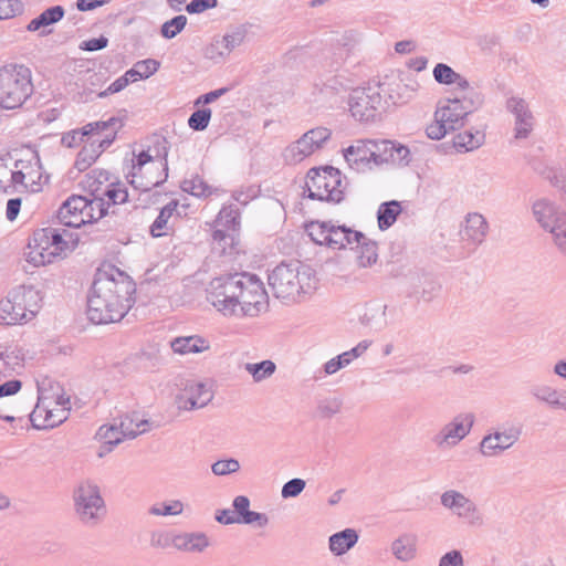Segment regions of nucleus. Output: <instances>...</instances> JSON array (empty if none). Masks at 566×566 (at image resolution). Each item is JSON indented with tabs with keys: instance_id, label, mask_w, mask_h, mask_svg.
<instances>
[{
	"instance_id": "62",
	"label": "nucleus",
	"mask_w": 566,
	"mask_h": 566,
	"mask_svg": "<svg viewBox=\"0 0 566 566\" xmlns=\"http://www.w3.org/2000/svg\"><path fill=\"white\" fill-rule=\"evenodd\" d=\"M438 566H464V560L460 551L453 549L446 553L439 560Z\"/></svg>"
},
{
	"instance_id": "9",
	"label": "nucleus",
	"mask_w": 566,
	"mask_h": 566,
	"mask_svg": "<svg viewBox=\"0 0 566 566\" xmlns=\"http://www.w3.org/2000/svg\"><path fill=\"white\" fill-rule=\"evenodd\" d=\"M306 188L312 199L338 203L344 199L346 184L337 168L326 166L308 171Z\"/></svg>"
},
{
	"instance_id": "30",
	"label": "nucleus",
	"mask_w": 566,
	"mask_h": 566,
	"mask_svg": "<svg viewBox=\"0 0 566 566\" xmlns=\"http://www.w3.org/2000/svg\"><path fill=\"white\" fill-rule=\"evenodd\" d=\"M359 539V535L354 528H345L334 533L328 538V548L334 556H342L349 552Z\"/></svg>"
},
{
	"instance_id": "41",
	"label": "nucleus",
	"mask_w": 566,
	"mask_h": 566,
	"mask_svg": "<svg viewBox=\"0 0 566 566\" xmlns=\"http://www.w3.org/2000/svg\"><path fill=\"white\" fill-rule=\"evenodd\" d=\"M373 151L374 166H380L389 163V154L392 149V140L388 139H369Z\"/></svg>"
},
{
	"instance_id": "54",
	"label": "nucleus",
	"mask_w": 566,
	"mask_h": 566,
	"mask_svg": "<svg viewBox=\"0 0 566 566\" xmlns=\"http://www.w3.org/2000/svg\"><path fill=\"white\" fill-rule=\"evenodd\" d=\"M211 118V109L210 108H201L193 112L189 119L188 125L193 130H203L209 125Z\"/></svg>"
},
{
	"instance_id": "24",
	"label": "nucleus",
	"mask_w": 566,
	"mask_h": 566,
	"mask_svg": "<svg viewBox=\"0 0 566 566\" xmlns=\"http://www.w3.org/2000/svg\"><path fill=\"white\" fill-rule=\"evenodd\" d=\"M232 505L235 517L238 518V524L253 525L256 527H264L269 524L266 514L250 511V500L248 496H235Z\"/></svg>"
},
{
	"instance_id": "34",
	"label": "nucleus",
	"mask_w": 566,
	"mask_h": 566,
	"mask_svg": "<svg viewBox=\"0 0 566 566\" xmlns=\"http://www.w3.org/2000/svg\"><path fill=\"white\" fill-rule=\"evenodd\" d=\"M119 427L125 438L134 439L139 434L148 432L153 423L139 413L133 412L120 418Z\"/></svg>"
},
{
	"instance_id": "10",
	"label": "nucleus",
	"mask_w": 566,
	"mask_h": 566,
	"mask_svg": "<svg viewBox=\"0 0 566 566\" xmlns=\"http://www.w3.org/2000/svg\"><path fill=\"white\" fill-rule=\"evenodd\" d=\"M384 86L385 84H376L357 87L350 92L348 106L352 116L356 120L361 123L376 120L387 103L382 98V93H387L389 87Z\"/></svg>"
},
{
	"instance_id": "15",
	"label": "nucleus",
	"mask_w": 566,
	"mask_h": 566,
	"mask_svg": "<svg viewBox=\"0 0 566 566\" xmlns=\"http://www.w3.org/2000/svg\"><path fill=\"white\" fill-rule=\"evenodd\" d=\"M441 505L470 526L483 525V515L476 504L457 490L444 491L440 496Z\"/></svg>"
},
{
	"instance_id": "20",
	"label": "nucleus",
	"mask_w": 566,
	"mask_h": 566,
	"mask_svg": "<svg viewBox=\"0 0 566 566\" xmlns=\"http://www.w3.org/2000/svg\"><path fill=\"white\" fill-rule=\"evenodd\" d=\"M470 114L468 106L460 98L440 102L434 113V119L443 123L450 130L463 125V119Z\"/></svg>"
},
{
	"instance_id": "58",
	"label": "nucleus",
	"mask_w": 566,
	"mask_h": 566,
	"mask_svg": "<svg viewBox=\"0 0 566 566\" xmlns=\"http://www.w3.org/2000/svg\"><path fill=\"white\" fill-rule=\"evenodd\" d=\"M213 249L219 253H226L227 247L232 248L233 237L224 232L223 230L217 229L212 233Z\"/></svg>"
},
{
	"instance_id": "22",
	"label": "nucleus",
	"mask_w": 566,
	"mask_h": 566,
	"mask_svg": "<svg viewBox=\"0 0 566 566\" xmlns=\"http://www.w3.org/2000/svg\"><path fill=\"white\" fill-rule=\"evenodd\" d=\"M371 155L369 139L355 140L350 146L343 149L344 159L352 169L358 172L374 167Z\"/></svg>"
},
{
	"instance_id": "27",
	"label": "nucleus",
	"mask_w": 566,
	"mask_h": 566,
	"mask_svg": "<svg viewBox=\"0 0 566 566\" xmlns=\"http://www.w3.org/2000/svg\"><path fill=\"white\" fill-rule=\"evenodd\" d=\"M392 556L402 563H408L417 557V536L412 533H402L390 544Z\"/></svg>"
},
{
	"instance_id": "28",
	"label": "nucleus",
	"mask_w": 566,
	"mask_h": 566,
	"mask_svg": "<svg viewBox=\"0 0 566 566\" xmlns=\"http://www.w3.org/2000/svg\"><path fill=\"white\" fill-rule=\"evenodd\" d=\"M170 347L175 354L190 355L209 350L210 343L200 335H190L174 338L170 342Z\"/></svg>"
},
{
	"instance_id": "33",
	"label": "nucleus",
	"mask_w": 566,
	"mask_h": 566,
	"mask_svg": "<svg viewBox=\"0 0 566 566\" xmlns=\"http://www.w3.org/2000/svg\"><path fill=\"white\" fill-rule=\"evenodd\" d=\"M433 78L437 83L443 85H455L462 91L470 90L469 81L460 73L455 72L451 66L444 63H438L432 71Z\"/></svg>"
},
{
	"instance_id": "17",
	"label": "nucleus",
	"mask_w": 566,
	"mask_h": 566,
	"mask_svg": "<svg viewBox=\"0 0 566 566\" xmlns=\"http://www.w3.org/2000/svg\"><path fill=\"white\" fill-rule=\"evenodd\" d=\"M213 398L211 388L197 380H188L177 397L179 409L193 410L206 407Z\"/></svg>"
},
{
	"instance_id": "60",
	"label": "nucleus",
	"mask_w": 566,
	"mask_h": 566,
	"mask_svg": "<svg viewBox=\"0 0 566 566\" xmlns=\"http://www.w3.org/2000/svg\"><path fill=\"white\" fill-rule=\"evenodd\" d=\"M175 534H170L163 531H156L150 534L149 543L156 548H166L172 546V539Z\"/></svg>"
},
{
	"instance_id": "32",
	"label": "nucleus",
	"mask_w": 566,
	"mask_h": 566,
	"mask_svg": "<svg viewBox=\"0 0 566 566\" xmlns=\"http://www.w3.org/2000/svg\"><path fill=\"white\" fill-rule=\"evenodd\" d=\"M485 143L484 128H470L457 134L453 146L460 153H468L480 148Z\"/></svg>"
},
{
	"instance_id": "8",
	"label": "nucleus",
	"mask_w": 566,
	"mask_h": 566,
	"mask_svg": "<svg viewBox=\"0 0 566 566\" xmlns=\"http://www.w3.org/2000/svg\"><path fill=\"white\" fill-rule=\"evenodd\" d=\"M31 72L23 65H8L0 69V107L15 109L32 95Z\"/></svg>"
},
{
	"instance_id": "16",
	"label": "nucleus",
	"mask_w": 566,
	"mask_h": 566,
	"mask_svg": "<svg viewBox=\"0 0 566 566\" xmlns=\"http://www.w3.org/2000/svg\"><path fill=\"white\" fill-rule=\"evenodd\" d=\"M475 422L473 412H461L455 415L434 436V443L440 448H454L467 438Z\"/></svg>"
},
{
	"instance_id": "26",
	"label": "nucleus",
	"mask_w": 566,
	"mask_h": 566,
	"mask_svg": "<svg viewBox=\"0 0 566 566\" xmlns=\"http://www.w3.org/2000/svg\"><path fill=\"white\" fill-rule=\"evenodd\" d=\"M489 226L485 218L478 212H473L467 216L461 235L463 240L476 245L484 241Z\"/></svg>"
},
{
	"instance_id": "11",
	"label": "nucleus",
	"mask_w": 566,
	"mask_h": 566,
	"mask_svg": "<svg viewBox=\"0 0 566 566\" xmlns=\"http://www.w3.org/2000/svg\"><path fill=\"white\" fill-rule=\"evenodd\" d=\"M70 412V399L48 397L39 390L38 403L30 413V421L36 429L54 428L64 422Z\"/></svg>"
},
{
	"instance_id": "43",
	"label": "nucleus",
	"mask_w": 566,
	"mask_h": 566,
	"mask_svg": "<svg viewBox=\"0 0 566 566\" xmlns=\"http://www.w3.org/2000/svg\"><path fill=\"white\" fill-rule=\"evenodd\" d=\"M244 369L252 376L255 382H260L271 377L274 374L276 366L272 360H263L256 364L248 363L245 364Z\"/></svg>"
},
{
	"instance_id": "29",
	"label": "nucleus",
	"mask_w": 566,
	"mask_h": 566,
	"mask_svg": "<svg viewBox=\"0 0 566 566\" xmlns=\"http://www.w3.org/2000/svg\"><path fill=\"white\" fill-rule=\"evenodd\" d=\"M210 545L205 533L175 534L172 547L186 553H202Z\"/></svg>"
},
{
	"instance_id": "53",
	"label": "nucleus",
	"mask_w": 566,
	"mask_h": 566,
	"mask_svg": "<svg viewBox=\"0 0 566 566\" xmlns=\"http://www.w3.org/2000/svg\"><path fill=\"white\" fill-rule=\"evenodd\" d=\"M343 406L342 399L337 397L325 398L318 403V412L323 418H332L340 412Z\"/></svg>"
},
{
	"instance_id": "4",
	"label": "nucleus",
	"mask_w": 566,
	"mask_h": 566,
	"mask_svg": "<svg viewBox=\"0 0 566 566\" xmlns=\"http://www.w3.org/2000/svg\"><path fill=\"white\" fill-rule=\"evenodd\" d=\"M78 235L71 230L42 228L29 240L25 259L35 266L53 263L67 256L77 245Z\"/></svg>"
},
{
	"instance_id": "1",
	"label": "nucleus",
	"mask_w": 566,
	"mask_h": 566,
	"mask_svg": "<svg viewBox=\"0 0 566 566\" xmlns=\"http://www.w3.org/2000/svg\"><path fill=\"white\" fill-rule=\"evenodd\" d=\"M135 282L119 269L107 265L97 271L87 300V316L94 324L119 322L133 306Z\"/></svg>"
},
{
	"instance_id": "52",
	"label": "nucleus",
	"mask_w": 566,
	"mask_h": 566,
	"mask_svg": "<svg viewBox=\"0 0 566 566\" xmlns=\"http://www.w3.org/2000/svg\"><path fill=\"white\" fill-rule=\"evenodd\" d=\"M247 36V29L239 27L231 32L226 33L221 40L230 54L235 48L240 46Z\"/></svg>"
},
{
	"instance_id": "14",
	"label": "nucleus",
	"mask_w": 566,
	"mask_h": 566,
	"mask_svg": "<svg viewBox=\"0 0 566 566\" xmlns=\"http://www.w3.org/2000/svg\"><path fill=\"white\" fill-rule=\"evenodd\" d=\"M522 434V428L515 424L499 426L486 433L479 443V452L484 458L499 457L511 449Z\"/></svg>"
},
{
	"instance_id": "50",
	"label": "nucleus",
	"mask_w": 566,
	"mask_h": 566,
	"mask_svg": "<svg viewBox=\"0 0 566 566\" xmlns=\"http://www.w3.org/2000/svg\"><path fill=\"white\" fill-rule=\"evenodd\" d=\"M104 195L107 197V206L109 203L120 205L128 201L129 193L127 187L122 182H113L105 190Z\"/></svg>"
},
{
	"instance_id": "25",
	"label": "nucleus",
	"mask_w": 566,
	"mask_h": 566,
	"mask_svg": "<svg viewBox=\"0 0 566 566\" xmlns=\"http://www.w3.org/2000/svg\"><path fill=\"white\" fill-rule=\"evenodd\" d=\"M109 136L111 135H106L105 138H96L82 148L75 160V167L80 171H84L90 168L102 151L113 143V136Z\"/></svg>"
},
{
	"instance_id": "3",
	"label": "nucleus",
	"mask_w": 566,
	"mask_h": 566,
	"mask_svg": "<svg viewBox=\"0 0 566 566\" xmlns=\"http://www.w3.org/2000/svg\"><path fill=\"white\" fill-rule=\"evenodd\" d=\"M269 285L276 298L301 302L311 295L317 285L315 271L301 262H282L268 276Z\"/></svg>"
},
{
	"instance_id": "51",
	"label": "nucleus",
	"mask_w": 566,
	"mask_h": 566,
	"mask_svg": "<svg viewBox=\"0 0 566 566\" xmlns=\"http://www.w3.org/2000/svg\"><path fill=\"white\" fill-rule=\"evenodd\" d=\"M23 12L24 3L21 0H0V20L14 18Z\"/></svg>"
},
{
	"instance_id": "64",
	"label": "nucleus",
	"mask_w": 566,
	"mask_h": 566,
	"mask_svg": "<svg viewBox=\"0 0 566 566\" xmlns=\"http://www.w3.org/2000/svg\"><path fill=\"white\" fill-rule=\"evenodd\" d=\"M461 102L468 106L470 109V114L482 106L484 98L483 95L479 92L471 90L467 96H464Z\"/></svg>"
},
{
	"instance_id": "5",
	"label": "nucleus",
	"mask_w": 566,
	"mask_h": 566,
	"mask_svg": "<svg viewBox=\"0 0 566 566\" xmlns=\"http://www.w3.org/2000/svg\"><path fill=\"white\" fill-rule=\"evenodd\" d=\"M156 155L149 154L150 149L140 151L136 161H133L129 180L135 190L149 191L161 185L168 177V142L164 137L155 139Z\"/></svg>"
},
{
	"instance_id": "45",
	"label": "nucleus",
	"mask_w": 566,
	"mask_h": 566,
	"mask_svg": "<svg viewBox=\"0 0 566 566\" xmlns=\"http://www.w3.org/2000/svg\"><path fill=\"white\" fill-rule=\"evenodd\" d=\"M230 54L228 53L221 38L213 39L205 49L203 56L213 63L223 62Z\"/></svg>"
},
{
	"instance_id": "7",
	"label": "nucleus",
	"mask_w": 566,
	"mask_h": 566,
	"mask_svg": "<svg viewBox=\"0 0 566 566\" xmlns=\"http://www.w3.org/2000/svg\"><path fill=\"white\" fill-rule=\"evenodd\" d=\"M72 501L75 516L85 526L98 525L107 514L101 486L94 480H80L73 489Z\"/></svg>"
},
{
	"instance_id": "44",
	"label": "nucleus",
	"mask_w": 566,
	"mask_h": 566,
	"mask_svg": "<svg viewBox=\"0 0 566 566\" xmlns=\"http://www.w3.org/2000/svg\"><path fill=\"white\" fill-rule=\"evenodd\" d=\"M331 221H311L306 226L310 238L319 245H327Z\"/></svg>"
},
{
	"instance_id": "57",
	"label": "nucleus",
	"mask_w": 566,
	"mask_h": 566,
	"mask_svg": "<svg viewBox=\"0 0 566 566\" xmlns=\"http://www.w3.org/2000/svg\"><path fill=\"white\" fill-rule=\"evenodd\" d=\"M306 482L303 479L294 478L287 481L281 490L283 499L296 497L305 489Z\"/></svg>"
},
{
	"instance_id": "40",
	"label": "nucleus",
	"mask_w": 566,
	"mask_h": 566,
	"mask_svg": "<svg viewBox=\"0 0 566 566\" xmlns=\"http://www.w3.org/2000/svg\"><path fill=\"white\" fill-rule=\"evenodd\" d=\"M354 249H358L357 262L359 266L366 268L377 261V244L365 235L359 245H354Z\"/></svg>"
},
{
	"instance_id": "55",
	"label": "nucleus",
	"mask_w": 566,
	"mask_h": 566,
	"mask_svg": "<svg viewBox=\"0 0 566 566\" xmlns=\"http://www.w3.org/2000/svg\"><path fill=\"white\" fill-rule=\"evenodd\" d=\"M410 150L408 147L392 142V149L389 154V163L406 166L410 163Z\"/></svg>"
},
{
	"instance_id": "61",
	"label": "nucleus",
	"mask_w": 566,
	"mask_h": 566,
	"mask_svg": "<svg viewBox=\"0 0 566 566\" xmlns=\"http://www.w3.org/2000/svg\"><path fill=\"white\" fill-rule=\"evenodd\" d=\"M218 0H192L186 6V11L190 14L201 13L208 9L216 8Z\"/></svg>"
},
{
	"instance_id": "59",
	"label": "nucleus",
	"mask_w": 566,
	"mask_h": 566,
	"mask_svg": "<svg viewBox=\"0 0 566 566\" xmlns=\"http://www.w3.org/2000/svg\"><path fill=\"white\" fill-rule=\"evenodd\" d=\"M134 65L136 66V72H139L140 78H148L149 76L155 74L160 66L159 62L154 59L138 61Z\"/></svg>"
},
{
	"instance_id": "6",
	"label": "nucleus",
	"mask_w": 566,
	"mask_h": 566,
	"mask_svg": "<svg viewBox=\"0 0 566 566\" xmlns=\"http://www.w3.org/2000/svg\"><path fill=\"white\" fill-rule=\"evenodd\" d=\"M40 293L33 286L12 289L0 301V324L13 326L30 322L40 308Z\"/></svg>"
},
{
	"instance_id": "42",
	"label": "nucleus",
	"mask_w": 566,
	"mask_h": 566,
	"mask_svg": "<svg viewBox=\"0 0 566 566\" xmlns=\"http://www.w3.org/2000/svg\"><path fill=\"white\" fill-rule=\"evenodd\" d=\"M181 189L185 192H189L190 195L198 198H206L212 193V188L209 186L202 177L196 175L189 179H186L181 184Z\"/></svg>"
},
{
	"instance_id": "36",
	"label": "nucleus",
	"mask_w": 566,
	"mask_h": 566,
	"mask_svg": "<svg viewBox=\"0 0 566 566\" xmlns=\"http://www.w3.org/2000/svg\"><path fill=\"white\" fill-rule=\"evenodd\" d=\"M177 206V201H170L160 210L159 214L150 226V233L153 237L158 238L168 233L171 229L169 220L174 217Z\"/></svg>"
},
{
	"instance_id": "46",
	"label": "nucleus",
	"mask_w": 566,
	"mask_h": 566,
	"mask_svg": "<svg viewBox=\"0 0 566 566\" xmlns=\"http://www.w3.org/2000/svg\"><path fill=\"white\" fill-rule=\"evenodd\" d=\"M188 19L186 15H176L172 19L166 21L160 28V34L163 38L170 40L177 36L187 25Z\"/></svg>"
},
{
	"instance_id": "13",
	"label": "nucleus",
	"mask_w": 566,
	"mask_h": 566,
	"mask_svg": "<svg viewBox=\"0 0 566 566\" xmlns=\"http://www.w3.org/2000/svg\"><path fill=\"white\" fill-rule=\"evenodd\" d=\"M332 132L327 127L318 126L303 134L296 142L287 146L283 157L289 164H297L306 157L322 149L329 140Z\"/></svg>"
},
{
	"instance_id": "49",
	"label": "nucleus",
	"mask_w": 566,
	"mask_h": 566,
	"mask_svg": "<svg viewBox=\"0 0 566 566\" xmlns=\"http://www.w3.org/2000/svg\"><path fill=\"white\" fill-rule=\"evenodd\" d=\"M184 511L182 502L176 500L169 503H156L151 505L148 510L150 515L155 516H169V515H180Z\"/></svg>"
},
{
	"instance_id": "21",
	"label": "nucleus",
	"mask_w": 566,
	"mask_h": 566,
	"mask_svg": "<svg viewBox=\"0 0 566 566\" xmlns=\"http://www.w3.org/2000/svg\"><path fill=\"white\" fill-rule=\"evenodd\" d=\"M86 197L73 195L67 198L57 211L59 222L69 228H80L85 224Z\"/></svg>"
},
{
	"instance_id": "35",
	"label": "nucleus",
	"mask_w": 566,
	"mask_h": 566,
	"mask_svg": "<svg viewBox=\"0 0 566 566\" xmlns=\"http://www.w3.org/2000/svg\"><path fill=\"white\" fill-rule=\"evenodd\" d=\"M122 126L119 119L115 117H111L107 120H99L94 123H88L82 128V136H90V140H94L96 138H105L106 135L113 136L115 138L116 129Z\"/></svg>"
},
{
	"instance_id": "19",
	"label": "nucleus",
	"mask_w": 566,
	"mask_h": 566,
	"mask_svg": "<svg viewBox=\"0 0 566 566\" xmlns=\"http://www.w3.org/2000/svg\"><path fill=\"white\" fill-rule=\"evenodd\" d=\"M532 213L537 224L548 233L566 220V211L547 198L536 199L532 205Z\"/></svg>"
},
{
	"instance_id": "12",
	"label": "nucleus",
	"mask_w": 566,
	"mask_h": 566,
	"mask_svg": "<svg viewBox=\"0 0 566 566\" xmlns=\"http://www.w3.org/2000/svg\"><path fill=\"white\" fill-rule=\"evenodd\" d=\"M14 168V170H9L0 164V187L4 181H10L13 185H22L32 192L41 189L43 175L38 157L31 160H18Z\"/></svg>"
},
{
	"instance_id": "47",
	"label": "nucleus",
	"mask_w": 566,
	"mask_h": 566,
	"mask_svg": "<svg viewBox=\"0 0 566 566\" xmlns=\"http://www.w3.org/2000/svg\"><path fill=\"white\" fill-rule=\"evenodd\" d=\"M86 216L85 223H91L101 219L106 213L105 202L103 198L94 197L92 199L86 197V207H84Z\"/></svg>"
},
{
	"instance_id": "39",
	"label": "nucleus",
	"mask_w": 566,
	"mask_h": 566,
	"mask_svg": "<svg viewBox=\"0 0 566 566\" xmlns=\"http://www.w3.org/2000/svg\"><path fill=\"white\" fill-rule=\"evenodd\" d=\"M97 437L104 442L103 452H109L125 437L118 426H102L97 431Z\"/></svg>"
},
{
	"instance_id": "63",
	"label": "nucleus",
	"mask_w": 566,
	"mask_h": 566,
	"mask_svg": "<svg viewBox=\"0 0 566 566\" xmlns=\"http://www.w3.org/2000/svg\"><path fill=\"white\" fill-rule=\"evenodd\" d=\"M448 132H450V129L437 119H434L432 124L428 125L426 129L427 136L434 140L443 138Z\"/></svg>"
},
{
	"instance_id": "48",
	"label": "nucleus",
	"mask_w": 566,
	"mask_h": 566,
	"mask_svg": "<svg viewBox=\"0 0 566 566\" xmlns=\"http://www.w3.org/2000/svg\"><path fill=\"white\" fill-rule=\"evenodd\" d=\"M0 358L4 366L8 367L9 370L14 371L18 368L22 367L24 355L22 349L14 347H7L4 352L0 353Z\"/></svg>"
},
{
	"instance_id": "23",
	"label": "nucleus",
	"mask_w": 566,
	"mask_h": 566,
	"mask_svg": "<svg viewBox=\"0 0 566 566\" xmlns=\"http://www.w3.org/2000/svg\"><path fill=\"white\" fill-rule=\"evenodd\" d=\"M327 237L328 239L326 247L334 250H342L346 248L353 250L354 245L358 247L361 242V239H364V234L361 232L355 231L345 226H336L332 221Z\"/></svg>"
},
{
	"instance_id": "2",
	"label": "nucleus",
	"mask_w": 566,
	"mask_h": 566,
	"mask_svg": "<svg viewBox=\"0 0 566 566\" xmlns=\"http://www.w3.org/2000/svg\"><path fill=\"white\" fill-rule=\"evenodd\" d=\"M207 300L224 316L255 317L268 306V294L255 275L235 273L213 279Z\"/></svg>"
},
{
	"instance_id": "56",
	"label": "nucleus",
	"mask_w": 566,
	"mask_h": 566,
	"mask_svg": "<svg viewBox=\"0 0 566 566\" xmlns=\"http://www.w3.org/2000/svg\"><path fill=\"white\" fill-rule=\"evenodd\" d=\"M240 470V463L237 459L219 460L211 465V471L216 475H227Z\"/></svg>"
},
{
	"instance_id": "37",
	"label": "nucleus",
	"mask_w": 566,
	"mask_h": 566,
	"mask_svg": "<svg viewBox=\"0 0 566 566\" xmlns=\"http://www.w3.org/2000/svg\"><path fill=\"white\" fill-rule=\"evenodd\" d=\"M560 389L549 384H537L531 388L532 397L542 405H545L549 409L555 408L556 400L559 398Z\"/></svg>"
},
{
	"instance_id": "31",
	"label": "nucleus",
	"mask_w": 566,
	"mask_h": 566,
	"mask_svg": "<svg viewBox=\"0 0 566 566\" xmlns=\"http://www.w3.org/2000/svg\"><path fill=\"white\" fill-rule=\"evenodd\" d=\"M65 10L62 6H54L45 9L39 17L32 19L27 25L29 32L40 31L41 35H48L51 31L46 27L61 21Z\"/></svg>"
},
{
	"instance_id": "38",
	"label": "nucleus",
	"mask_w": 566,
	"mask_h": 566,
	"mask_svg": "<svg viewBox=\"0 0 566 566\" xmlns=\"http://www.w3.org/2000/svg\"><path fill=\"white\" fill-rule=\"evenodd\" d=\"M400 212V202L396 200L381 203L377 212L379 228L385 230L391 227Z\"/></svg>"
},
{
	"instance_id": "18",
	"label": "nucleus",
	"mask_w": 566,
	"mask_h": 566,
	"mask_svg": "<svg viewBox=\"0 0 566 566\" xmlns=\"http://www.w3.org/2000/svg\"><path fill=\"white\" fill-rule=\"evenodd\" d=\"M506 108L514 116V137L527 138L535 125V117L527 102L522 97L512 96L506 102Z\"/></svg>"
}]
</instances>
